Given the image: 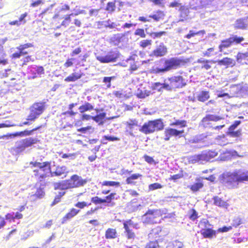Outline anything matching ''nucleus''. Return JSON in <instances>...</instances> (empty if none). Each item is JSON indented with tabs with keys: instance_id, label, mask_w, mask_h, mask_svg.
Wrapping results in <instances>:
<instances>
[{
	"instance_id": "f257e3e1",
	"label": "nucleus",
	"mask_w": 248,
	"mask_h": 248,
	"mask_svg": "<svg viewBox=\"0 0 248 248\" xmlns=\"http://www.w3.org/2000/svg\"><path fill=\"white\" fill-rule=\"evenodd\" d=\"M163 62L164 67L162 68L156 67L154 69V73L155 74L162 73L169 71L172 69H177L185 65L187 61L184 59H181L176 57H172L170 59H162L160 61Z\"/></svg>"
},
{
	"instance_id": "f03ea898",
	"label": "nucleus",
	"mask_w": 248,
	"mask_h": 248,
	"mask_svg": "<svg viewBox=\"0 0 248 248\" xmlns=\"http://www.w3.org/2000/svg\"><path fill=\"white\" fill-rule=\"evenodd\" d=\"M30 164L32 165L34 167L38 168L33 170V172L34 176L38 177L40 181H43L47 177L50 176L51 170L50 162L46 161L43 163L31 162Z\"/></svg>"
},
{
	"instance_id": "7ed1b4c3",
	"label": "nucleus",
	"mask_w": 248,
	"mask_h": 248,
	"mask_svg": "<svg viewBox=\"0 0 248 248\" xmlns=\"http://www.w3.org/2000/svg\"><path fill=\"white\" fill-rule=\"evenodd\" d=\"M37 138L29 137L17 141L15 145L11 148L13 154L18 155L24 152L27 148L30 147L33 144L39 142Z\"/></svg>"
},
{
	"instance_id": "20e7f679",
	"label": "nucleus",
	"mask_w": 248,
	"mask_h": 248,
	"mask_svg": "<svg viewBox=\"0 0 248 248\" xmlns=\"http://www.w3.org/2000/svg\"><path fill=\"white\" fill-rule=\"evenodd\" d=\"M220 181L225 187L229 189L237 188L239 185L235 171L223 173L220 177Z\"/></svg>"
},
{
	"instance_id": "39448f33",
	"label": "nucleus",
	"mask_w": 248,
	"mask_h": 248,
	"mask_svg": "<svg viewBox=\"0 0 248 248\" xmlns=\"http://www.w3.org/2000/svg\"><path fill=\"white\" fill-rule=\"evenodd\" d=\"M164 128L163 123L161 119L149 121L145 123L139 129V130L145 134L152 133L155 131H159Z\"/></svg>"
},
{
	"instance_id": "423d86ee",
	"label": "nucleus",
	"mask_w": 248,
	"mask_h": 248,
	"mask_svg": "<svg viewBox=\"0 0 248 248\" xmlns=\"http://www.w3.org/2000/svg\"><path fill=\"white\" fill-rule=\"evenodd\" d=\"M170 84L164 83L166 90L171 91L173 89L182 88L186 85L185 79L181 76H174L168 78Z\"/></svg>"
},
{
	"instance_id": "0eeeda50",
	"label": "nucleus",
	"mask_w": 248,
	"mask_h": 248,
	"mask_svg": "<svg viewBox=\"0 0 248 248\" xmlns=\"http://www.w3.org/2000/svg\"><path fill=\"white\" fill-rule=\"evenodd\" d=\"M163 211L160 210H149L142 217V219L145 223H157L160 221L158 217L162 216Z\"/></svg>"
},
{
	"instance_id": "6e6552de",
	"label": "nucleus",
	"mask_w": 248,
	"mask_h": 248,
	"mask_svg": "<svg viewBox=\"0 0 248 248\" xmlns=\"http://www.w3.org/2000/svg\"><path fill=\"white\" fill-rule=\"evenodd\" d=\"M120 57V53L117 50H111L104 56H99L97 60L101 63L114 62L117 61Z\"/></svg>"
},
{
	"instance_id": "1a4fd4ad",
	"label": "nucleus",
	"mask_w": 248,
	"mask_h": 248,
	"mask_svg": "<svg viewBox=\"0 0 248 248\" xmlns=\"http://www.w3.org/2000/svg\"><path fill=\"white\" fill-rule=\"evenodd\" d=\"M87 182L86 180L83 179L81 177L76 174L72 175L69 180L66 181L68 188L82 186Z\"/></svg>"
},
{
	"instance_id": "9d476101",
	"label": "nucleus",
	"mask_w": 248,
	"mask_h": 248,
	"mask_svg": "<svg viewBox=\"0 0 248 248\" xmlns=\"http://www.w3.org/2000/svg\"><path fill=\"white\" fill-rule=\"evenodd\" d=\"M44 109H31L26 121L18 124H12L11 126H22L23 125H30L31 122H34L42 113Z\"/></svg>"
},
{
	"instance_id": "9b49d317",
	"label": "nucleus",
	"mask_w": 248,
	"mask_h": 248,
	"mask_svg": "<svg viewBox=\"0 0 248 248\" xmlns=\"http://www.w3.org/2000/svg\"><path fill=\"white\" fill-rule=\"evenodd\" d=\"M33 46V45L32 43H26L20 45L16 47L18 51L13 53L11 57L13 59H18L22 56L26 55L28 53V52L26 50V49Z\"/></svg>"
},
{
	"instance_id": "f8f14e48",
	"label": "nucleus",
	"mask_w": 248,
	"mask_h": 248,
	"mask_svg": "<svg viewBox=\"0 0 248 248\" xmlns=\"http://www.w3.org/2000/svg\"><path fill=\"white\" fill-rule=\"evenodd\" d=\"M79 115L82 118V120H89L90 119H92L97 123H99V124H103L104 122L103 120L104 119L106 116V113L104 112H100L97 111V114L94 116H92L88 114H79Z\"/></svg>"
},
{
	"instance_id": "ddd939ff",
	"label": "nucleus",
	"mask_w": 248,
	"mask_h": 248,
	"mask_svg": "<svg viewBox=\"0 0 248 248\" xmlns=\"http://www.w3.org/2000/svg\"><path fill=\"white\" fill-rule=\"evenodd\" d=\"M240 124V121H234V122L228 128L227 134L232 138L240 137L241 135V129H238L236 131H235V129Z\"/></svg>"
},
{
	"instance_id": "4468645a",
	"label": "nucleus",
	"mask_w": 248,
	"mask_h": 248,
	"mask_svg": "<svg viewBox=\"0 0 248 248\" xmlns=\"http://www.w3.org/2000/svg\"><path fill=\"white\" fill-rule=\"evenodd\" d=\"M124 228L125 230L124 234L128 239H133L135 234L133 231L134 228L133 222L131 220H129L124 223Z\"/></svg>"
},
{
	"instance_id": "2eb2a0df",
	"label": "nucleus",
	"mask_w": 248,
	"mask_h": 248,
	"mask_svg": "<svg viewBox=\"0 0 248 248\" xmlns=\"http://www.w3.org/2000/svg\"><path fill=\"white\" fill-rule=\"evenodd\" d=\"M184 132V130H178L173 128H168L166 129L165 131V137L164 140H169L170 137H182V134Z\"/></svg>"
},
{
	"instance_id": "dca6fc26",
	"label": "nucleus",
	"mask_w": 248,
	"mask_h": 248,
	"mask_svg": "<svg viewBox=\"0 0 248 248\" xmlns=\"http://www.w3.org/2000/svg\"><path fill=\"white\" fill-rule=\"evenodd\" d=\"M197 62L200 63V68L205 70H210L212 68V64L216 63V61L212 60L198 59Z\"/></svg>"
},
{
	"instance_id": "f3484780",
	"label": "nucleus",
	"mask_w": 248,
	"mask_h": 248,
	"mask_svg": "<svg viewBox=\"0 0 248 248\" xmlns=\"http://www.w3.org/2000/svg\"><path fill=\"white\" fill-rule=\"evenodd\" d=\"M138 122L136 119H130L127 122L126 130L131 135H133V132H136L139 127Z\"/></svg>"
},
{
	"instance_id": "a211bd4d",
	"label": "nucleus",
	"mask_w": 248,
	"mask_h": 248,
	"mask_svg": "<svg viewBox=\"0 0 248 248\" xmlns=\"http://www.w3.org/2000/svg\"><path fill=\"white\" fill-rule=\"evenodd\" d=\"M167 52V48L166 46L162 43L153 51L152 55L157 57H162L164 56Z\"/></svg>"
},
{
	"instance_id": "6ab92c4d",
	"label": "nucleus",
	"mask_w": 248,
	"mask_h": 248,
	"mask_svg": "<svg viewBox=\"0 0 248 248\" xmlns=\"http://www.w3.org/2000/svg\"><path fill=\"white\" fill-rule=\"evenodd\" d=\"M68 171L66 167L64 166H58L56 167L55 171H51L50 177L61 176L63 174L64 175V177H65L66 173H68Z\"/></svg>"
},
{
	"instance_id": "aec40b11",
	"label": "nucleus",
	"mask_w": 248,
	"mask_h": 248,
	"mask_svg": "<svg viewBox=\"0 0 248 248\" xmlns=\"http://www.w3.org/2000/svg\"><path fill=\"white\" fill-rule=\"evenodd\" d=\"M225 118V115H222V116H218V115H208L205 117L203 118L202 120V122L203 123V124L204 126H205L206 124H210L208 123V121H218L224 119Z\"/></svg>"
},
{
	"instance_id": "412c9836",
	"label": "nucleus",
	"mask_w": 248,
	"mask_h": 248,
	"mask_svg": "<svg viewBox=\"0 0 248 248\" xmlns=\"http://www.w3.org/2000/svg\"><path fill=\"white\" fill-rule=\"evenodd\" d=\"M40 128V127L39 126V127L33 128L31 130H25L23 131L16 132L14 134H11V136L22 137L31 136L33 134V133L34 131L38 130Z\"/></svg>"
},
{
	"instance_id": "4be33fe9",
	"label": "nucleus",
	"mask_w": 248,
	"mask_h": 248,
	"mask_svg": "<svg viewBox=\"0 0 248 248\" xmlns=\"http://www.w3.org/2000/svg\"><path fill=\"white\" fill-rule=\"evenodd\" d=\"M247 23L245 18L237 19L233 25L235 30H245L247 28Z\"/></svg>"
},
{
	"instance_id": "5701e85b",
	"label": "nucleus",
	"mask_w": 248,
	"mask_h": 248,
	"mask_svg": "<svg viewBox=\"0 0 248 248\" xmlns=\"http://www.w3.org/2000/svg\"><path fill=\"white\" fill-rule=\"evenodd\" d=\"M218 64L220 65H224L226 68L229 66H233L234 65V60L230 58L225 57L217 61Z\"/></svg>"
},
{
	"instance_id": "b1692460",
	"label": "nucleus",
	"mask_w": 248,
	"mask_h": 248,
	"mask_svg": "<svg viewBox=\"0 0 248 248\" xmlns=\"http://www.w3.org/2000/svg\"><path fill=\"white\" fill-rule=\"evenodd\" d=\"M213 200L214 201V204L219 207L227 208L229 206L228 203L222 200L221 198L218 196H214L213 198Z\"/></svg>"
},
{
	"instance_id": "393cba45",
	"label": "nucleus",
	"mask_w": 248,
	"mask_h": 248,
	"mask_svg": "<svg viewBox=\"0 0 248 248\" xmlns=\"http://www.w3.org/2000/svg\"><path fill=\"white\" fill-rule=\"evenodd\" d=\"M239 183L244 181H248V170H237L235 171Z\"/></svg>"
},
{
	"instance_id": "a878e982",
	"label": "nucleus",
	"mask_w": 248,
	"mask_h": 248,
	"mask_svg": "<svg viewBox=\"0 0 248 248\" xmlns=\"http://www.w3.org/2000/svg\"><path fill=\"white\" fill-rule=\"evenodd\" d=\"M83 76V73H73L66 77L64 81L66 82H75L81 78Z\"/></svg>"
},
{
	"instance_id": "bb28decb",
	"label": "nucleus",
	"mask_w": 248,
	"mask_h": 248,
	"mask_svg": "<svg viewBox=\"0 0 248 248\" xmlns=\"http://www.w3.org/2000/svg\"><path fill=\"white\" fill-rule=\"evenodd\" d=\"M45 195V193L44 190V187H39L37 188L35 193L32 194L31 195V198L33 200H36L38 199L43 198Z\"/></svg>"
},
{
	"instance_id": "cd10ccee",
	"label": "nucleus",
	"mask_w": 248,
	"mask_h": 248,
	"mask_svg": "<svg viewBox=\"0 0 248 248\" xmlns=\"http://www.w3.org/2000/svg\"><path fill=\"white\" fill-rule=\"evenodd\" d=\"M201 233L204 238H212L214 236H216V231L211 228L201 230Z\"/></svg>"
},
{
	"instance_id": "c85d7f7f",
	"label": "nucleus",
	"mask_w": 248,
	"mask_h": 248,
	"mask_svg": "<svg viewBox=\"0 0 248 248\" xmlns=\"http://www.w3.org/2000/svg\"><path fill=\"white\" fill-rule=\"evenodd\" d=\"M189 162L192 164H195L196 163L204 164L205 163L202 154L191 156L189 158Z\"/></svg>"
},
{
	"instance_id": "c756f323",
	"label": "nucleus",
	"mask_w": 248,
	"mask_h": 248,
	"mask_svg": "<svg viewBox=\"0 0 248 248\" xmlns=\"http://www.w3.org/2000/svg\"><path fill=\"white\" fill-rule=\"evenodd\" d=\"M69 10V6L67 5H65L64 8L61 9L57 13H56L53 17L54 23L56 22L58 20H61L63 17V15L62 14V12L64 10Z\"/></svg>"
},
{
	"instance_id": "7c9ffc66",
	"label": "nucleus",
	"mask_w": 248,
	"mask_h": 248,
	"mask_svg": "<svg viewBox=\"0 0 248 248\" xmlns=\"http://www.w3.org/2000/svg\"><path fill=\"white\" fill-rule=\"evenodd\" d=\"M205 162L210 161L211 159L217 155V153L215 151H209L202 154Z\"/></svg>"
},
{
	"instance_id": "2f4dec72",
	"label": "nucleus",
	"mask_w": 248,
	"mask_h": 248,
	"mask_svg": "<svg viewBox=\"0 0 248 248\" xmlns=\"http://www.w3.org/2000/svg\"><path fill=\"white\" fill-rule=\"evenodd\" d=\"M248 57V52L245 53H238L236 56V60L238 62H241L242 64H245L248 65V59L247 62H244Z\"/></svg>"
},
{
	"instance_id": "473e14b6",
	"label": "nucleus",
	"mask_w": 248,
	"mask_h": 248,
	"mask_svg": "<svg viewBox=\"0 0 248 248\" xmlns=\"http://www.w3.org/2000/svg\"><path fill=\"white\" fill-rule=\"evenodd\" d=\"M80 211L79 210H77L75 208H72L70 212L68 213L63 217V220L62 221V223H64L65 221H66L68 219H69L74 216H75L76 215H77L79 212Z\"/></svg>"
},
{
	"instance_id": "72a5a7b5",
	"label": "nucleus",
	"mask_w": 248,
	"mask_h": 248,
	"mask_svg": "<svg viewBox=\"0 0 248 248\" xmlns=\"http://www.w3.org/2000/svg\"><path fill=\"white\" fill-rule=\"evenodd\" d=\"M232 45L231 41H230L229 38L224 39L221 41V44L219 45V51L222 52L223 49L225 48H228L231 46Z\"/></svg>"
},
{
	"instance_id": "f704fd0d",
	"label": "nucleus",
	"mask_w": 248,
	"mask_h": 248,
	"mask_svg": "<svg viewBox=\"0 0 248 248\" xmlns=\"http://www.w3.org/2000/svg\"><path fill=\"white\" fill-rule=\"evenodd\" d=\"M117 236V232L115 229L108 228L106 232L105 237L106 239H114Z\"/></svg>"
},
{
	"instance_id": "c9c22d12",
	"label": "nucleus",
	"mask_w": 248,
	"mask_h": 248,
	"mask_svg": "<svg viewBox=\"0 0 248 248\" xmlns=\"http://www.w3.org/2000/svg\"><path fill=\"white\" fill-rule=\"evenodd\" d=\"M199 226L201 228V230H204L211 228L213 225L209 223L207 219L203 218L200 221Z\"/></svg>"
},
{
	"instance_id": "e433bc0d",
	"label": "nucleus",
	"mask_w": 248,
	"mask_h": 248,
	"mask_svg": "<svg viewBox=\"0 0 248 248\" xmlns=\"http://www.w3.org/2000/svg\"><path fill=\"white\" fill-rule=\"evenodd\" d=\"M230 41H231L232 44H238L241 43L244 40V38L242 36H237L236 35H232L229 37Z\"/></svg>"
},
{
	"instance_id": "4c0bfd02",
	"label": "nucleus",
	"mask_w": 248,
	"mask_h": 248,
	"mask_svg": "<svg viewBox=\"0 0 248 248\" xmlns=\"http://www.w3.org/2000/svg\"><path fill=\"white\" fill-rule=\"evenodd\" d=\"M205 34V31L204 30H201L195 32L192 30H190L188 33H187L186 36L185 38L187 39H190L191 37L195 36L197 35H203Z\"/></svg>"
},
{
	"instance_id": "58836bf2",
	"label": "nucleus",
	"mask_w": 248,
	"mask_h": 248,
	"mask_svg": "<svg viewBox=\"0 0 248 248\" xmlns=\"http://www.w3.org/2000/svg\"><path fill=\"white\" fill-rule=\"evenodd\" d=\"M209 98V93L208 91H202L198 96V99L200 101L204 102Z\"/></svg>"
},
{
	"instance_id": "ea45409f",
	"label": "nucleus",
	"mask_w": 248,
	"mask_h": 248,
	"mask_svg": "<svg viewBox=\"0 0 248 248\" xmlns=\"http://www.w3.org/2000/svg\"><path fill=\"white\" fill-rule=\"evenodd\" d=\"M183 244L180 241H175L174 242H169L166 248H183Z\"/></svg>"
},
{
	"instance_id": "a19ab883",
	"label": "nucleus",
	"mask_w": 248,
	"mask_h": 248,
	"mask_svg": "<svg viewBox=\"0 0 248 248\" xmlns=\"http://www.w3.org/2000/svg\"><path fill=\"white\" fill-rule=\"evenodd\" d=\"M164 16L163 12L160 10L156 11V14L150 15L149 17L154 19L155 21H158L160 19L162 18Z\"/></svg>"
},
{
	"instance_id": "79ce46f5",
	"label": "nucleus",
	"mask_w": 248,
	"mask_h": 248,
	"mask_svg": "<svg viewBox=\"0 0 248 248\" xmlns=\"http://www.w3.org/2000/svg\"><path fill=\"white\" fill-rule=\"evenodd\" d=\"M73 14H71L67 15L62 21L61 24L57 27V28H60L61 26L66 27L68 26L71 22V16H73Z\"/></svg>"
},
{
	"instance_id": "37998d69",
	"label": "nucleus",
	"mask_w": 248,
	"mask_h": 248,
	"mask_svg": "<svg viewBox=\"0 0 248 248\" xmlns=\"http://www.w3.org/2000/svg\"><path fill=\"white\" fill-rule=\"evenodd\" d=\"M141 175L139 173H135L132 174L130 176L127 178L126 182L127 184L135 185V182L133 180L138 179Z\"/></svg>"
},
{
	"instance_id": "c03bdc74",
	"label": "nucleus",
	"mask_w": 248,
	"mask_h": 248,
	"mask_svg": "<svg viewBox=\"0 0 248 248\" xmlns=\"http://www.w3.org/2000/svg\"><path fill=\"white\" fill-rule=\"evenodd\" d=\"M151 92L150 91L139 90L137 93V96L139 98H144L149 96Z\"/></svg>"
},
{
	"instance_id": "a18cd8bd",
	"label": "nucleus",
	"mask_w": 248,
	"mask_h": 248,
	"mask_svg": "<svg viewBox=\"0 0 248 248\" xmlns=\"http://www.w3.org/2000/svg\"><path fill=\"white\" fill-rule=\"evenodd\" d=\"M113 94L118 98L127 99L128 98V96L123 90L114 91Z\"/></svg>"
},
{
	"instance_id": "49530a36",
	"label": "nucleus",
	"mask_w": 248,
	"mask_h": 248,
	"mask_svg": "<svg viewBox=\"0 0 248 248\" xmlns=\"http://www.w3.org/2000/svg\"><path fill=\"white\" fill-rule=\"evenodd\" d=\"M152 44V41L150 39L142 40L139 43V46L142 48H145L148 46H151Z\"/></svg>"
},
{
	"instance_id": "de8ad7c7",
	"label": "nucleus",
	"mask_w": 248,
	"mask_h": 248,
	"mask_svg": "<svg viewBox=\"0 0 248 248\" xmlns=\"http://www.w3.org/2000/svg\"><path fill=\"white\" fill-rule=\"evenodd\" d=\"M67 186L68 185L66 183V181L62 183H56L54 184V188L55 189H60L63 190L68 188Z\"/></svg>"
},
{
	"instance_id": "09e8293b",
	"label": "nucleus",
	"mask_w": 248,
	"mask_h": 248,
	"mask_svg": "<svg viewBox=\"0 0 248 248\" xmlns=\"http://www.w3.org/2000/svg\"><path fill=\"white\" fill-rule=\"evenodd\" d=\"M134 35L136 36H140L142 38H144L146 37V34L144 30L142 28H137L134 32Z\"/></svg>"
},
{
	"instance_id": "8fccbe9b",
	"label": "nucleus",
	"mask_w": 248,
	"mask_h": 248,
	"mask_svg": "<svg viewBox=\"0 0 248 248\" xmlns=\"http://www.w3.org/2000/svg\"><path fill=\"white\" fill-rule=\"evenodd\" d=\"M159 242L157 241H151L147 243L146 245L145 248H159L161 247Z\"/></svg>"
},
{
	"instance_id": "3c124183",
	"label": "nucleus",
	"mask_w": 248,
	"mask_h": 248,
	"mask_svg": "<svg viewBox=\"0 0 248 248\" xmlns=\"http://www.w3.org/2000/svg\"><path fill=\"white\" fill-rule=\"evenodd\" d=\"M115 2H109L107 3L106 10L108 12L112 13L115 10Z\"/></svg>"
},
{
	"instance_id": "603ef678",
	"label": "nucleus",
	"mask_w": 248,
	"mask_h": 248,
	"mask_svg": "<svg viewBox=\"0 0 248 248\" xmlns=\"http://www.w3.org/2000/svg\"><path fill=\"white\" fill-rule=\"evenodd\" d=\"M189 219L192 221H194L198 217V213L194 209H192L189 211Z\"/></svg>"
},
{
	"instance_id": "864d4df0",
	"label": "nucleus",
	"mask_w": 248,
	"mask_h": 248,
	"mask_svg": "<svg viewBox=\"0 0 248 248\" xmlns=\"http://www.w3.org/2000/svg\"><path fill=\"white\" fill-rule=\"evenodd\" d=\"M140 66V65L138 64L137 62H134L130 64L128 70L131 74H132L135 71L137 70Z\"/></svg>"
},
{
	"instance_id": "5fc2aeb1",
	"label": "nucleus",
	"mask_w": 248,
	"mask_h": 248,
	"mask_svg": "<svg viewBox=\"0 0 248 248\" xmlns=\"http://www.w3.org/2000/svg\"><path fill=\"white\" fill-rule=\"evenodd\" d=\"M6 54L5 52L2 53L0 56V65H5L8 64V60L6 58Z\"/></svg>"
},
{
	"instance_id": "6e6d98bb",
	"label": "nucleus",
	"mask_w": 248,
	"mask_h": 248,
	"mask_svg": "<svg viewBox=\"0 0 248 248\" xmlns=\"http://www.w3.org/2000/svg\"><path fill=\"white\" fill-rule=\"evenodd\" d=\"M171 126H180V127H183L186 125V122L183 120H176L175 122L170 124Z\"/></svg>"
},
{
	"instance_id": "4d7b16f0",
	"label": "nucleus",
	"mask_w": 248,
	"mask_h": 248,
	"mask_svg": "<svg viewBox=\"0 0 248 248\" xmlns=\"http://www.w3.org/2000/svg\"><path fill=\"white\" fill-rule=\"evenodd\" d=\"M46 102L45 101H41V102H38L35 103L33 104L32 108H44L46 107Z\"/></svg>"
},
{
	"instance_id": "13d9d810",
	"label": "nucleus",
	"mask_w": 248,
	"mask_h": 248,
	"mask_svg": "<svg viewBox=\"0 0 248 248\" xmlns=\"http://www.w3.org/2000/svg\"><path fill=\"white\" fill-rule=\"evenodd\" d=\"M170 7H175L180 6L179 11H182L185 9L184 6L181 5V3L178 2L177 1H173L170 4Z\"/></svg>"
},
{
	"instance_id": "bf43d9fd",
	"label": "nucleus",
	"mask_w": 248,
	"mask_h": 248,
	"mask_svg": "<svg viewBox=\"0 0 248 248\" xmlns=\"http://www.w3.org/2000/svg\"><path fill=\"white\" fill-rule=\"evenodd\" d=\"M241 218L239 217H235L232 222V225L234 227H237L239 225L242 224Z\"/></svg>"
},
{
	"instance_id": "052dcab7",
	"label": "nucleus",
	"mask_w": 248,
	"mask_h": 248,
	"mask_svg": "<svg viewBox=\"0 0 248 248\" xmlns=\"http://www.w3.org/2000/svg\"><path fill=\"white\" fill-rule=\"evenodd\" d=\"M103 185L110 186L118 187L120 186V183L114 181H104Z\"/></svg>"
},
{
	"instance_id": "680f3d73",
	"label": "nucleus",
	"mask_w": 248,
	"mask_h": 248,
	"mask_svg": "<svg viewBox=\"0 0 248 248\" xmlns=\"http://www.w3.org/2000/svg\"><path fill=\"white\" fill-rule=\"evenodd\" d=\"M104 201V203L105 204V206H111L112 207L115 205V203L114 202H112V200L109 198V196H107L105 197V199H103Z\"/></svg>"
},
{
	"instance_id": "e2e57ef3",
	"label": "nucleus",
	"mask_w": 248,
	"mask_h": 248,
	"mask_svg": "<svg viewBox=\"0 0 248 248\" xmlns=\"http://www.w3.org/2000/svg\"><path fill=\"white\" fill-rule=\"evenodd\" d=\"M91 202L95 204H101L104 203L103 199L97 196L93 197L91 198Z\"/></svg>"
},
{
	"instance_id": "0e129e2a",
	"label": "nucleus",
	"mask_w": 248,
	"mask_h": 248,
	"mask_svg": "<svg viewBox=\"0 0 248 248\" xmlns=\"http://www.w3.org/2000/svg\"><path fill=\"white\" fill-rule=\"evenodd\" d=\"M166 32L161 31L159 32H152L150 33V35L153 38H159L163 35H165Z\"/></svg>"
},
{
	"instance_id": "69168bd1",
	"label": "nucleus",
	"mask_w": 248,
	"mask_h": 248,
	"mask_svg": "<svg viewBox=\"0 0 248 248\" xmlns=\"http://www.w3.org/2000/svg\"><path fill=\"white\" fill-rule=\"evenodd\" d=\"M203 186L202 183H196L191 186L190 189L193 191H197Z\"/></svg>"
},
{
	"instance_id": "338daca9",
	"label": "nucleus",
	"mask_w": 248,
	"mask_h": 248,
	"mask_svg": "<svg viewBox=\"0 0 248 248\" xmlns=\"http://www.w3.org/2000/svg\"><path fill=\"white\" fill-rule=\"evenodd\" d=\"M214 50V47L209 48L204 52L203 53V55L204 56L210 57L213 55V53Z\"/></svg>"
},
{
	"instance_id": "774afa93",
	"label": "nucleus",
	"mask_w": 248,
	"mask_h": 248,
	"mask_svg": "<svg viewBox=\"0 0 248 248\" xmlns=\"http://www.w3.org/2000/svg\"><path fill=\"white\" fill-rule=\"evenodd\" d=\"M162 186L160 184L157 183L151 184L149 186V189L151 190L159 189L162 188Z\"/></svg>"
}]
</instances>
